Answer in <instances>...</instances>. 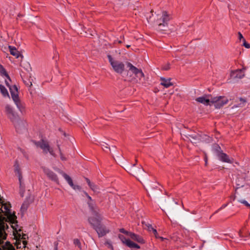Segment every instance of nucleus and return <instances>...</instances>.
<instances>
[{
    "mask_svg": "<svg viewBox=\"0 0 250 250\" xmlns=\"http://www.w3.org/2000/svg\"><path fill=\"white\" fill-rule=\"evenodd\" d=\"M126 65L128 68L127 73L128 81L146 86L145 75L142 70L137 68L130 62H127Z\"/></svg>",
    "mask_w": 250,
    "mask_h": 250,
    "instance_id": "f257e3e1",
    "label": "nucleus"
},
{
    "mask_svg": "<svg viewBox=\"0 0 250 250\" xmlns=\"http://www.w3.org/2000/svg\"><path fill=\"white\" fill-rule=\"evenodd\" d=\"M11 97L19 110L23 113L25 111V104L22 103L19 98L18 88L16 85L9 87Z\"/></svg>",
    "mask_w": 250,
    "mask_h": 250,
    "instance_id": "f03ea898",
    "label": "nucleus"
},
{
    "mask_svg": "<svg viewBox=\"0 0 250 250\" xmlns=\"http://www.w3.org/2000/svg\"><path fill=\"white\" fill-rule=\"evenodd\" d=\"M171 17L166 11H163L161 16L156 21L158 30H166L168 26V22L170 20Z\"/></svg>",
    "mask_w": 250,
    "mask_h": 250,
    "instance_id": "7ed1b4c3",
    "label": "nucleus"
},
{
    "mask_svg": "<svg viewBox=\"0 0 250 250\" xmlns=\"http://www.w3.org/2000/svg\"><path fill=\"white\" fill-rule=\"evenodd\" d=\"M109 62L115 72L122 74L125 70V64L123 62L113 60L110 56H108Z\"/></svg>",
    "mask_w": 250,
    "mask_h": 250,
    "instance_id": "20e7f679",
    "label": "nucleus"
},
{
    "mask_svg": "<svg viewBox=\"0 0 250 250\" xmlns=\"http://www.w3.org/2000/svg\"><path fill=\"white\" fill-rule=\"evenodd\" d=\"M35 145L37 147L41 148L44 153L49 152L51 155H54L53 150L50 147L47 141L42 140L39 142H35Z\"/></svg>",
    "mask_w": 250,
    "mask_h": 250,
    "instance_id": "39448f33",
    "label": "nucleus"
},
{
    "mask_svg": "<svg viewBox=\"0 0 250 250\" xmlns=\"http://www.w3.org/2000/svg\"><path fill=\"white\" fill-rule=\"evenodd\" d=\"M228 102V99L223 96L212 97V100L211 101V104H214L216 108H221L223 105L227 104Z\"/></svg>",
    "mask_w": 250,
    "mask_h": 250,
    "instance_id": "423d86ee",
    "label": "nucleus"
},
{
    "mask_svg": "<svg viewBox=\"0 0 250 250\" xmlns=\"http://www.w3.org/2000/svg\"><path fill=\"white\" fill-rule=\"evenodd\" d=\"M15 126L16 131L19 133H21L23 131L26 129V122L18 118L14 120V121H12Z\"/></svg>",
    "mask_w": 250,
    "mask_h": 250,
    "instance_id": "0eeeda50",
    "label": "nucleus"
},
{
    "mask_svg": "<svg viewBox=\"0 0 250 250\" xmlns=\"http://www.w3.org/2000/svg\"><path fill=\"white\" fill-rule=\"evenodd\" d=\"M135 165V164H133L132 168L129 169L131 173L134 174L138 180H140V179H143L145 175V172L144 169L141 166L138 168H135L134 166Z\"/></svg>",
    "mask_w": 250,
    "mask_h": 250,
    "instance_id": "6e6552de",
    "label": "nucleus"
},
{
    "mask_svg": "<svg viewBox=\"0 0 250 250\" xmlns=\"http://www.w3.org/2000/svg\"><path fill=\"white\" fill-rule=\"evenodd\" d=\"M102 220V217L101 214L96 213L93 214L92 216H91L89 219V222L94 227L96 228L97 226H100V222Z\"/></svg>",
    "mask_w": 250,
    "mask_h": 250,
    "instance_id": "1a4fd4ad",
    "label": "nucleus"
},
{
    "mask_svg": "<svg viewBox=\"0 0 250 250\" xmlns=\"http://www.w3.org/2000/svg\"><path fill=\"white\" fill-rule=\"evenodd\" d=\"M212 97L211 95H205L203 96L197 98L195 101L205 105H211Z\"/></svg>",
    "mask_w": 250,
    "mask_h": 250,
    "instance_id": "9d476101",
    "label": "nucleus"
},
{
    "mask_svg": "<svg viewBox=\"0 0 250 250\" xmlns=\"http://www.w3.org/2000/svg\"><path fill=\"white\" fill-rule=\"evenodd\" d=\"M6 114L11 121H14L15 119L18 117L17 114L14 111L12 107L9 105H6L5 106Z\"/></svg>",
    "mask_w": 250,
    "mask_h": 250,
    "instance_id": "9b49d317",
    "label": "nucleus"
},
{
    "mask_svg": "<svg viewBox=\"0 0 250 250\" xmlns=\"http://www.w3.org/2000/svg\"><path fill=\"white\" fill-rule=\"evenodd\" d=\"M43 170L44 173L47 175L49 179L56 182L57 183H59V180L57 176L54 172H53L48 168L45 167L43 168Z\"/></svg>",
    "mask_w": 250,
    "mask_h": 250,
    "instance_id": "f8f14e48",
    "label": "nucleus"
},
{
    "mask_svg": "<svg viewBox=\"0 0 250 250\" xmlns=\"http://www.w3.org/2000/svg\"><path fill=\"white\" fill-rule=\"evenodd\" d=\"M245 68L242 69H238L234 71H232L230 73V77L233 79H242L245 76L244 70Z\"/></svg>",
    "mask_w": 250,
    "mask_h": 250,
    "instance_id": "ddd939ff",
    "label": "nucleus"
},
{
    "mask_svg": "<svg viewBox=\"0 0 250 250\" xmlns=\"http://www.w3.org/2000/svg\"><path fill=\"white\" fill-rule=\"evenodd\" d=\"M61 173H62V176L64 177V178L66 180V181L68 182V184L74 189V190H80L81 189V188L80 186L78 185H74L73 183V181L71 177L68 176L67 174H66L65 173H63V172H61Z\"/></svg>",
    "mask_w": 250,
    "mask_h": 250,
    "instance_id": "4468645a",
    "label": "nucleus"
},
{
    "mask_svg": "<svg viewBox=\"0 0 250 250\" xmlns=\"http://www.w3.org/2000/svg\"><path fill=\"white\" fill-rule=\"evenodd\" d=\"M14 171L16 173V175H17V176L18 177L20 185H21V181H22V173H21V169L20 167L19 163L17 161H16L15 162V163L14 165Z\"/></svg>",
    "mask_w": 250,
    "mask_h": 250,
    "instance_id": "2eb2a0df",
    "label": "nucleus"
},
{
    "mask_svg": "<svg viewBox=\"0 0 250 250\" xmlns=\"http://www.w3.org/2000/svg\"><path fill=\"white\" fill-rule=\"evenodd\" d=\"M217 156L219 159L223 162L232 163L233 162V159H229L226 153L222 152H219L217 154Z\"/></svg>",
    "mask_w": 250,
    "mask_h": 250,
    "instance_id": "dca6fc26",
    "label": "nucleus"
},
{
    "mask_svg": "<svg viewBox=\"0 0 250 250\" xmlns=\"http://www.w3.org/2000/svg\"><path fill=\"white\" fill-rule=\"evenodd\" d=\"M95 229L100 237L104 236L109 231L105 227L102 226L101 224L100 226L95 228Z\"/></svg>",
    "mask_w": 250,
    "mask_h": 250,
    "instance_id": "f3484780",
    "label": "nucleus"
},
{
    "mask_svg": "<svg viewBox=\"0 0 250 250\" xmlns=\"http://www.w3.org/2000/svg\"><path fill=\"white\" fill-rule=\"evenodd\" d=\"M170 79H165L164 78H161V84L166 88H168L173 85V83L170 82Z\"/></svg>",
    "mask_w": 250,
    "mask_h": 250,
    "instance_id": "a211bd4d",
    "label": "nucleus"
},
{
    "mask_svg": "<svg viewBox=\"0 0 250 250\" xmlns=\"http://www.w3.org/2000/svg\"><path fill=\"white\" fill-rule=\"evenodd\" d=\"M128 236L133 240L137 241V242L141 243H144L145 241L144 239L139 236L132 232H129Z\"/></svg>",
    "mask_w": 250,
    "mask_h": 250,
    "instance_id": "6ab92c4d",
    "label": "nucleus"
},
{
    "mask_svg": "<svg viewBox=\"0 0 250 250\" xmlns=\"http://www.w3.org/2000/svg\"><path fill=\"white\" fill-rule=\"evenodd\" d=\"M85 180L89 186L90 188L94 192H99L100 189L99 188L93 183H91L89 179L86 178Z\"/></svg>",
    "mask_w": 250,
    "mask_h": 250,
    "instance_id": "aec40b11",
    "label": "nucleus"
},
{
    "mask_svg": "<svg viewBox=\"0 0 250 250\" xmlns=\"http://www.w3.org/2000/svg\"><path fill=\"white\" fill-rule=\"evenodd\" d=\"M10 54L13 56L16 57V58H18L21 55L20 53L16 49L15 47H12L11 46H9Z\"/></svg>",
    "mask_w": 250,
    "mask_h": 250,
    "instance_id": "412c9836",
    "label": "nucleus"
},
{
    "mask_svg": "<svg viewBox=\"0 0 250 250\" xmlns=\"http://www.w3.org/2000/svg\"><path fill=\"white\" fill-rule=\"evenodd\" d=\"M125 245L130 248L137 249H140V246L130 241L129 239H128Z\"/></svg>",
    "mask_w": 250,
    "mask_h": 250,
    "instance_id": "4be33fe9",
    "label": "nucleus"
},
{
    "mask_svg": "<svg viewBox=\"0 0 250 250\" xmlns=\"http://www.w3.org/2000/svg\"><path fill=\"white\" fill-rule=\"evenodd\" d=\"M147 229H148V231H152L156 238H160L162 240L164 239V238L163 237H158L157 236L158 233H157L156 229H154L152 227V226L151 225H148L147 226Z\"/></svg>",
    "mask_w": 250,
    "mask_h": 250,
    "instance_id": "5701e85b",
    "label": "nucleus"
},
{
    "mask_svg": "<svg viewBox=\"0 0 250 250\" xmlns=\"http://www.w3.org/2000/svg\"><path fill=\"white\" fill-rule=\"evenodd\" d=\"M0 73L1 75L5 76L7 78V79H8L10 81V79L9 78V76L7 74L5 69L1 65H0Z\"/></svg>",
    "mask_w": 250,
    "mask_h": 250,
    "instance_id": "b1692460",
    "label": "nucleus"
},
{
    "mask_svg": "<svg viewBox=\"0 0 250 250\" xmlns=\"http://www.w3.org/2000/svg\"><path fill=\"white\" fill-rule=\"evenodd\" d=\"M0 92L2 93V94L4 96H9V94H8L7 89L5 88V87L3 85H2L1 84H0Z\"/></svg>",
    "mask_w": 250,
    "mask_h": 250,
    "instance_id": "393cba45",
    "label": "nucleus"
},
{
    "mask_svg": "<svg viewBox=\"0 0 250 250\" xmlns=\"http://www.w3.org/2000/svg\"><path fill=\"white\" fill-rule=\"evenodd\" d=\"M73 243L76 246H78V248L81 250L82 246H81V243L80 241V240L78 239H75L73 240Z\"/></svg>",
    "mask_w": 250,
    "mask_h": 250,
    "instance_id": "a878e982",
    "label": "nucleus"
},
{
    "mask_svg": "<svg viewBox=\"0 0 250 250\" xmlns=\"http://www.w3.org/2000/svg\"><path fill=\"white\" fill-rule=\"evenodd\" d=\"M119 237L121 240V241L124 243V244H125L126 242L128 240V239L125 238L124 235L120 234L119 235Z\"/></svg>",
    "mask_w": 250,
    "mask_h": 250,
    "instance_id": "bb28decb",
    "label": "nucleus"
},
{
    "mask_svg": "<svg viewBox=\"0 0 250 250\" xmlns=\"http://www.w3.org/2000/svg\"><path fill=\"white\" fill-rule=\"evenodd\" d=\"M239 100L240 102V103L239 104V106H243L245 104L246 101L244 99L240 98Z\"/></svg>",
    "mask_w": 250,
    "mask_h": 250,
    "instance_id": "cd10ccee",
    "label": "nucleus"
},
{
    "mask_svg": "<svg viewBox=\"0 0 250 250\" xmlns=\"http://www.w3.org/2000/svg\"><path fill=\"white\" fill-rule=\"evenodd\" d=\"M243 42V45L245 46L246 48H250V44L246 42L245 39H244Z\"/></svg>",
    "mask_w": 250,
    "mask_h": 250,
    "instance_id": "c85d7f7f",
    "label": "nucleus"
},
{
    "mask_svg": "<svg viewBox=\"0 0 250 250\" xmlns=\"http://www.w3.org/2000/svg\"><path fill=\"white\" fill-rule=\"evenodd\" d=\"M240 203H242V204H243L244 205H245L246 206L250 208V204H249L246 201L244 200H240L238 201Z\"/></svg>",
    "mask_w": 250,
    "mask_h": 250,
    "instance_id": "c756f323",
    "label": "nucleus"
},
{
    "mask_svg": "<svg viewBox=\"0 0 250 250\" xmlns=\"http://www.w3.org/2000/svg\"><path fill=\"white\" fill-rule=\"evenodd\" d=\"M58 148H59V151H60V156H61V159H62V161H65L66 160V158L62 155V152H61V148L59 146H58Z\"/></svg>",
    "mask_w": 250,
    "mask_h": 250,
    "instance_id": "7c9ffc66",
    "label": "nucleus"
},
{
    "mask_svg": "<svg viewBox=\"0 0 250 250\" xmlns=\"http://www.w3.org/2000/svg\"><path fill=\"white\" fill-rule=\"evenodd\" d=\"M120 231L121 232H122V233H123L126 234H127V235H129V232H128V231H126V230H125V229H120Z\"/></svg>",
    "mask_w": 250,
    "mask_h": 250,
    "instance_id": "2f4dec72",
    "label": "nucleus"
},
{
    "mask_svg": "<svg viewBox=\"0 0 250 250\" xmlns=\"http://www.w3.org/2000/svg\"><path fill=\"white\" fill-rule=\"evenodd\" d=\"M238 38H239V39L241 41V40H242V41H243L244 39H245L242 35V34L240 33V32H238Z\"/></svg>",
    "mask_w": 250,
    "mask_h": 250,
    "instance_id": "473e14b6",
    "label": "nucleus"
},
{
    "mask_svg": "<svg viewBox=\"0 0 250 250\" xmlns=\"http://www.w3.org/2000/svg\"><path fill=\"white\" fill-rule=\"evenodd\" d=\"M0 202L1 205H5L7 203H4L3 201L2 200L1 198H0ZM1 206H0V212H1Z\"/></svg>",
    "mask_w": 250,
    "mask_h": 250,
    "instance_id": "72a5a7b5",
    "label": "nucleus"
},
{
    "mask_svg": "<svg viewBox=\"0 0 250 250\" xmlns=\"http://www.w3.org/2000/svg\"><path fill=\"white\" fill-rule=\"evenodd\" d=\"M8 79V80H5V83H6V85H7L8 87H11V86H10V84H9V82H8V81H10L9 80V79Z\"/></svg>",
    "mask_w": 250,
    "mask_h": 250,
    "instance_id": "f704fd0d",
    "label": "nucleus"
},
{
    "mask_svg": "<svg viewBox=\"0 0 250 250\" xmlns=\"http://www.w3.org/2000/svg\"><path fill=\"white\" fill-rule=\"evenodd\" d=\"M89 207H90V208L92 209H95V206H94V205L92 204H91V203H89Z\"/></svg>",
    "mask_w": 250,
    "mask_h": 250,
    "instance_id": "c9c22d12",
    "label": "nucleus"
},
{
    "mask_svg": "<svg viewBox=\"0 0 250 250\" xmlns=\"http://www.w3.org/2000/svg\"><path fill=\"white\" fill-rule=\"evenodd\" d=\"M84 193H85V194L86 195V196H87V197L88 198V199L89 200H90V201H92L91 197L90 196H89V195H88V194H87L86 192H84Z\"/></svg>",
    "mask_w": 250,
    "mask_h": 250,
    "instance_id": "e433bc0d",
    "label": "nucleus"
},
{
    "mask_svg": "<svg viewBox=\"0 0 250 250\" xmlns=\"http://www.w3.org/2000/svg\"><path fill=\"white\" fill-rule=\"evenodd\" d=\"M103 147H104L106 148H108V147L107 146V145L106 144L103 145Z\"/></svg>",
    "mask_w": 250,
    "mask_h": 250,
    "instance_id": "4c0bfd02",
    "label": "nucleus"
},
{
    "mask_svg": "<svg viewBox=\"0 0 250 250\" xmlns=\"http://www.w3.org/2000/svg\"><path fill=\"white\" fill-rule=\"evenodd\" d=\"M227 205L226 204L223 205L222 207L220 208V209L225 208Z\"/></svg>",
    "mask_w": 250,
    "mask_h": 250,
    "instance_id": "58836bf2",
    "label": "nucleus"
},
{
    "mask_svg": "<svg viewBox=\"0 0 250 250\" xmlns=\"http://www.w3.org/2000/svg\"><path fill=\"white\" fill-rule=\"evenodd\" d=\"M205 164H206V165H207V158L206 157L205 158Z\"/></svg>",
    "mask_w": 250,
    "mask_h": 250,
    "instance_id": "ea45409f",
    "label": "nucleus"
},
{
    "mask_svg": "<svg viewBox=\"0 0 250 250\" xmlns=\"http://www.w3.org/2000/svg\"><path fill=\"white\" fill-rule=\"evenodd\" d=\"M241 233H242L241 232V230H240V231H239V235H240V236H241Z\"/></svg>",
    "mask_w": 250,
    "mask_h": 250,
    "instance_id": "a19ab883",
    "label": "nucleus"
},
{
    "mask_svg": "<svg viewBox=\"0 0 250 250\" xmlns=\"http://www.w3.org/2000/svg\"><path fill=\"white\" fill-rule=\"evenodd\" d=\"M130 46V45H126V47H127V48H129Z\"/></svg>",
    "mask_w": 250,
    "mask_h": 250,
    "instance_id": "79ce46f5",
    "label": "nucleus"
},
{
    "mask_svg": "<svg viewBox=\"0 0 250 250\" xmlns=\"http://www.w3.org/2000/svg\"><path fill=\"white\" fill-rule=\"evenodd\" d=\"M122 41H119V43H122Z\"/></svg>",
    "mask_w": 250,
    "mask_h": 250,
    "instance_id": "37998d69",
    "label": "nucleus"
},
{
    "mask_svg": "<svg viewBox=\"0 0 250 250\" xmlns=\"http://www.w3.org/2000/svg\"><path fill=\"white\" fill-rule=\"evenodd\" d=\"M165 70H167V69H168V68H165Z\"/></svg>",
    "mask_w": 250,
    "mask_h": 250,
    "instance_id": "c03bdc74",
    "label": "nucleus"
},
{
    "mask_svg": "<svg viewBox=\"0 0 250 250\" xmlns=\"http://www.w3.org/2000/svg\"><path fill=\"white\" fill-rule=\"evenodd\" d=\"M55 250H58V249H57V247L55 248Z\"/></svg>",
    "mask_w": 250,
    "mask_h": 250,
    "instance_id": "a18cd8bd",
    "label": "nucleus"
}]
</instances>
